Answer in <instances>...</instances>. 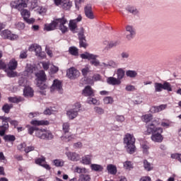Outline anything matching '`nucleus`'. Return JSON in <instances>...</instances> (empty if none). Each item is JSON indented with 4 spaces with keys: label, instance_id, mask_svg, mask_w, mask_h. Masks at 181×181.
I'll list each match as a JSON object with an SVG mask.
<instances>
[{
    "label": "nucleus",
    "instance_id": "39448f33",
    "mask_svg": "<svg viewBox=\"0 0 181 181\" xmlns=\"http://www.w3.org/2000/svg\"><path fill=\"white\" fill-rule=\"evenodd\" d=\"M0 119H2L3 125L0 127V135L1 136H4L5 135V132H6V130L8 128H9V124H11V125H13L14 127H18V122L16 120H11L9 117L1 116Z\"/></svg>",
    "mask_w": 181,
    "mask_h": 181
},
{
    "label": "nucleus",
    "instance_id": "aec40b11",
    "mask_svg": "<svg viewBox=\"0 0 181 181\" xmlns=\"http://www.w3.org/2000/svg\"><path fill=\"white\" fill-rule=\"evenodd\" d=\"M168 107V105H160L159 106H153L150 111L151 112H153V114H155L156 112H160V111H163V110H166Z\"/></svg>",
    "mask_w": 181,
    "mask_h": 181
},
{
    "label": "nucleus",
    "instance_id": "de8ad7c7",
    "mask_svg": "<svg viewBox=\"0 0 181 181\" xmlns=\"http://www.w3.org/2000/svg\"><path fill=\"white\" fill-rule=\"evenodd\" d=\"M107 67H112V69H117L118 67V63L114 60H110L107 62Z\"/></svg>",
    "mask_w": 181,
    "mask_h": 181
},
{
    "label": "nucleus",
    "instance_id": "a878e982",
    "mask_svg": "<svg viewBox=\"0 0 181 181\" xmlns=\"http://www.w3.org/2000/svg\"><path fill=\"white\" fill-rule=\"evenodd\" d=\"M72 3L69 0H63L59 6L64 11H69L71 8Z\"/></svg>",
    "mask_w": 181,
    "mask_h": 181
},
{
    "label": "nucleus",
    "instance_id": "4c0bfd02",
    "mask_svg": "<svg viewBox=\"0 0 181 181\" xmlns=\"http://www.w3.org/2000/svg\"><path fill=\"white\" fill-rule=\"evenodd\" d=\"M53 163L57 168H62L64 166V161L62 159L54 160Z\"/></svg>",
    "mask_w": 181,
    "mask_h": 181
},
{
    "label": "nucleus",
    "instance_id": "7c9ffc66",
    "mask_svg": "<svg viewBox=\"0 0 181 181\" xmlns=\"http://www.w3.org/2000/svg\"><path fill=\"white\" fill-rule=\"evenodd\" d=\"M81 163L83 165H90L91 163V156L86 155L82 157Z\"/></svg>",
    "mask_w": 181,
    "mask_h": 181
},
{
    "label": "nucleus",
    "instance_id": "c03bdc74",
    "mask_svg": "<svg viewBox=\"0 0 181 181\" xmlns=\"http://www.w3.org/2000/svg\"><path fill=\"white\" fill-rule=\"evenodd\" d=\"M144 122H151L152 121V115H145L141 117Z\"/></svg>",
    "mask_w": 181,
    "mask_h": 181
},
{
    "label": "nucleus",
    "instance_id": "bf43d9fd",
    "mask_svg": "<svg viewBox=\"0 0 181 181\" xmlns=\"http://www.w3.org/2000/svg\"><path fill=\"white\" fill-rule=\"evenodd\" d=\"M172 159H177L181 163V154L174 153L171 155Z\"/></svg>",
    "mask_w": 181,
    "mask_h": 181
},
{
    "label": "nucleus",
    "instance_id": "6e6d98bb",
    "mask_svg": "<svg viewBox=\"0 0 181 181\" xmlns=\"http://www.w3.org/2000/svg\"><path fill=\"white\" fill-rule=\"evenodd\" d=\"M80 108H81V104L80 103H76L74 105L72 110H74V111H76V112L78 113V111H80Z\"/></svg>",
    "mask_w": 181,
    "mask_h": 181
},
{
    "label": "nucleus",
    "instance_id": "052dcab7",
    "mask_svg": "<svg viewBox=\"0 0 181 181\" xmlns=\"http://www.w3.org/2000/svg\"><path fill=\"white\" fill-rule=\"evenodd\" d=\"M37 11L40 15L43 13H46V9L45 8V7H42V6H38V8H37Z\"/></svg>",
    "mask_w": 181,
    "mask_h": 181
},
{
    "label": "nucleus",
    "instance_id": "2f4dec72",
    "mask_svg": "<svg viewBox=\"0 0 181 181\" xmlns=\"http://www.w3.org/2000/svg\"><path fill=\"white\" fill-rule=\"evenodd\" d=\"M107 171L110 175H116L117 174V167L112 164H110L107 167Z\"/></svg>",
    "mask_w": 181,
    "mask_h": 181
},
{
    "label": "nucleus",
    "instance_id": "a19ab883",
    "mask_svg": "<svg viewBox=\"0 0 181 181\" xmlns=\"http://www.w3.org/2000/svg\"><path fill=\"white\" fill-rule=\"evenodd\" d=\"M33 71H35V67L32 65H28L25 69V74H32Z\"/></svg>",
    "mask_w": 181,
    "mask_h": 181
},
{
    "label": "nucleus",
    "instance_id": "1a4fd4ad",
    "mask_svg": "<svg viewBox=\"0 0 181 181\" xmlns=\"http://www.w3.org/2000/svg\"><path fill=\"white\" fill-rule=\"evenodd\" d=\"M154 88L156 93H160L162 90H167V91H172V86L168 82H164L163 84L160 83H155Z\"/></svg>",
    "mask_w": 181,
    "mask_h": 181
},
{
    "label": "nucleus",
    "instance_id": "e2e57ef3",
    "mask_svg": "<svg viewBox=\"0 0 181 181\" xmlns=\"http://www.w3.org/2000/svg\"><path fill=\"white\" fill-rule=\"evenodd\" d=\"M41 64L44 70H49V66H50V62H41Z\"/></svg>",
    "mask_w": 181,
    "mask_h": 181
},
{
    "label": "nucleus",
    "instance_id": "f704fd0d",
    "mask_svg": "<svg viewBox=\"0 0 181 181\" xmlns=\"http://www.w3.org/2000/svg\"><path fill=\"white\" fill-rule=\"evenodd\" d=\"M23 98L22 97H11L8 98V101H10V103H22V101H23Z\"/></svg>",
    "mask_w": 181,
    "mask_h": 181
},
{
    "label": "nucleus",
    "instance_id": "37998d69",
    "mask_svg": "<svg viewBox=\"0 0 181 181\" xmlns=\"http://www.w3.org/2000/svg\"><path fill=\"white\" fill-rule=\"evenodd\" d=\"M69 53L72 54L73 56H78V49H77L76 47H69Z\"/></svg>",
    "mask_w": 181,
    "mask_h": 181
},
{
    "label": "nucleus",
    "instance_id": "f257e3e1",
    "mask_svg": "<svg viewBox=\"0 0 181 181\" xmlns=\"http://www.w3.org/2000/svg\"><path fill=\"white\" fill-rule=\"evenodd\" d=\"M158 125H159V119H153L151 123L147 125V132L148 134H152L151 140L153 141V142L160 143L163 141V136H162L163 129L156 127Z\"/></svg>",
    "mask_w": 181,
    "mask_h": 181
},
{
    "label": "nucleus",
    "instance_id": "3c124183",
    "mask_svg": "<svg viewBox=\"0 0 181 181\" xmlns=\"http://www.w3.org/2000/svg\"><path fill=\"white\" fill-rule=\"evenodd\" d=\"M127 11L133 15H136L139 12L138 9H136L135 7H127Z\"/></svg>",
    "mask_w": 181,
    "mask_h": 181
},
{
    "label": "nucleus",
    "instance_id": "4be33fe9",
    "mask_svg": "<svg viewBox=\"0 0 181 181\" xmlns=\"http://www.w3.org/2000/svg\"><path fill=\"white\" fill-rule=\"evenodd\" d=\"M103 80V77L100 74H95L93 76V79L91 78H87V83L88 84H94V81H101Z\"/></svg>",
    "mask_w": 181,
    "mask_h": 181
},
{
    "label": "nucleus",
    "instance_id": "bb28decb",
    "mask_svg": "<svg viewBox=\"0 0 181 181\" xmlns=\"http://www.w3.org/2000/svg\"><path fill=\"white\" fill-rule=\"evenodd\" d=\"M31 125L35 127H40V125H49V121L47 120H32L30 122Z\"/></svg>",
    "mask_w": 181,
    "mask_h": 181
},
{
    "label": "nucleus",
    "instance_id": "6ab92c4d",
    "mask_svg": "<svg viewBox=\"0 0 181 181\" xmlns=\"http://www.w3.org/2000/svg\"><path fill=\"white\" fill-rule=\"evenodd\" d=\"M51 89L57 90V91H59V93H62L63 89L62 88V82L57 79L54 80Z\"/></svg>",
    "mask_w": 181,
    "mask_h": 181
},
{
    "label": "nucleus",
    "instance_id": "7ed1b4c3",
    "mask_svg": "<svg viewBox=\"0 0 181 181\" xmlns=\"http://www.w3.org/2000/svg\"><path fill=\"white\" fill-rule=\"evenodd\" d=\"M35 132V136L40 139H53V134L49 130L45 129H39L35 127H30L28 128V134L33 135V132Z\"/></svg>",
    "mask_w": 181,
    "mask_h": 181
},
{
    "label": "nucleus",
    "instance_id": "338daca9",
    "mask_svg": "<svg viewBox=\"0 0 181 181\" xmlns=\"http://www.w3.org/2000/svg\"><path fill=\"white\" fill-rule=\"evenodd\" d=\"M94 110L95 112H97V114H99L100 115H101L102 114H104V110L101 107H95Z\"/></svg>",
    "mask_w": 181,
    "mask_h": 181
},
{
    "label": "nucleus",
    "instance_id": "f03ea898",
    "mask_svg": "<svg viewBox=\"0 0 181 181\" xmlns=\"http://www.w3.org/2000/svg\"><path fill=\"white\" fill-rule=\"evenodd\" d=\"M57 26L59 30L62 32V33H66V32H68L69 28L67 27V19L64 18V17H62V18H57L54 20L49 24H45L44 30L50 32V30H54Z\"/></svg>",
    "mask_w": 181,
    "mask_h": 181
},
{
    "label": "nucleus",
    "instance_id": "72a5a7b5",
    "mask_svg": "<svg viewBox=\"0 0 181 181\" xmlns=\"http://www.w3.org/2000/svg\"><path fill=\"white\" fill-rule=\"evenodd\" d=\"M144 168L145 170H147L148 172L152 170L153 169V165L151 164V163L148 162V160H144Z\"/></svg>",
    "mask_w": 181,
    "mask_h": 181
},
{
    "label": "nucleus",
    "instance_id": "cd10ccee",
    "mask_svg": "<svg viewBox=\"0 0 181 181\" xmlns=\"http://www.w3.org/2000/svg\"><path fill=\"white\" fill-rule=\"evenodd\" d=\"M66 115L69 119H74V118H76V117L78 116V113L77 111H75L73 109H70L66 112Z\"/></svg>",
    "mask_w": 181,
    "mask_h": 181
},
{
    "label": "nucleus",
    "instance_id": "a211bd4d",
    "mask_svg": "<svg viewBox=\"0 0 181 181\" xmlns=\"http://www.w3.org/2000/svg\"><path fill=\"white\" fill-rule=\"evenodd\" d=\"M66 155L69 160H72L73 162L80 160V154L76 152H68L66 153Z\"/></svg>",
    "mask_w": 181,
    "mask_h": 181
},
{
    "label": "nucleus",
    "instance_id": "5701e85b",
    "mask_svg": "<svg viewBox=\"0 0 181 181\" xmlns=\"http://www.w3.org/2000/svg\"><path fill=\"white\" fill-rule=\"evenodd\" d=\"M35 91L30 86H25L23 90V95L24 97H30L32 98L34 95Z\"/></svg>",
    "mask_w": 181,
    "mask_h": 181
},
{
    "label": "nucleus",
    "instance_id": "49530a36",
    "mask_svg": "<svg viewBox=\"0 0 181 181\" xmlns=\"http://www.w3.org/2000/svg\"><path fill=\"white\" fill-rule=\"evenodd\" d=\"M26 143H21L17 146V149L21 152H25L26 151Z\"/></svg>",
    "mask_w": 181,
    "mask_h": 181
},
{
    "label": "nucleus",
    "instance_id": "58836bf2",
    "mask_svg": "<svg viewBox=\"0 0 181 181\" xmlns=\"http://www.w3.org/2000/svg\"><path fill=\"white\" fill-rule=\"evenodd\" d=\"M90 71H91L90 70V66L86 65L84 68H83L81 69V73H82V76H83V77H87L88 73H90Z\"/></svg>",
    "mask_w": 181,
    "mask_h": 181
},
{
    "label": "nucleus",
    "instance_id": "f8f14e48",
    "mask_svg": "<svg viewBox=\"0 0 181 181\" xmlns=\"http://www.w3.org/2000/svg\"><path fill=\"white\" fill-rule=\"evenodd\" d=\"M28 50L30 52H35L36 56L39 57H43V52H42V47L37 44L32 45Z\"/></svg>",
    "mask_w": 181,
    "mask_h": 181
},
{
    "label": "nucleus",
    "instance_id": "09e8293b",
    "mask_svg": "<svg viewBox=\"0 0 181 181\" xmlns=\"http://www.w3.org/2000/svg\"><path fill=\"white\" fill-rule=\"evenodd\" d=\"M141 148L143 149L144 153H146V155H148L149 151V144L148 143H144L141 144Z\"/></svg>",
    "mask_w": 181,
    "mask_h": 181
},
{
    "label": "nucleus",
    "instance_id": "9b49d317",
    "mask_svg": "<svg viewBox=\"0 0 181 181\" xmlns=\"http://www.w3.org/2000/svg\"><path fill=\"white\" fill-rule=\"evenodd\" d=\"M1 36L3 39H9V40H17L19 36L16 34H12L11 30H4L1 33Z\"/></svg>",
    "mask_w": 181,
    "mask_h": 181
},
{
    "label": "nucleus",
    "instance_id": "dca6fc26",
    "mask_svg": "<svg viewBox=\"0 0 181 181\" xmlns=\"http://www.w3.org/2000/svg\"><path fill=\"white\" fill-rule=\"evenodd\" d=\"M79 45L81 47H87V43H86V37L84 36V29L82 28L81 33H78Z\"/></svg>",
    "mask_w": 181,
    "mask_h": 181
},
{
    "label": "nucleus",
    "instance_id": "9d476101",
    "mask_svg": "<svg viewBox=\"0 0 181 181\" xmlns=\"http://www.w3.org/2000/svg\"><path fill=\"white\" fill-rule=\"evenodd\" d=\"M66 76L70 80H75V78L80 77V71L74 67H71L66 71Z\"/></svg>",
    "mask_w": 181,
    "mask_h": 181
},
{
    "label": "nucleus",
    "instance_id": "5fc2aeb1",
    "mask_svg": "<svg viewBox=\"0 0 181 181\" xmlns=\"http://www.w3.org/2000/svg\"><path fill=\"white\" fill-rule=\"evenodd\" d=\"M87 103L88 104H93L94 105H97V104H98V100L94 98H88Z\"/></svg>",
    "mask_w": 181,
    "mask_h": 181
},
{
    "label": "nucleus",
    "instance_id": "4d7b16f0",
    "mask_svg": "<svg viewBox=\"0 0 181 181\" xmlns=\"http://www.w3.org/2000/svg\"><path fill=\"white\" fill-rule=\"evenodd\" d=\"M4 139L6 141H8L9 142H13V141H15L16 138H15V136H13V135H6L4 136Z\"/></svg>",
    "mask_w": 181,
    "mask_h": 181
},
{
    "label": "nucleus",
    "instance_id": "ddd939ff",
    "mask_svg": "<svg viewBox=\"0 0 181 181\" xmlns=\"http://www.w3.org/2000/svg\"><path fill=\"white\" fill-rule=\"evenodd\" d=\"M21 16H23L24 21L27 22V23H33L35 22V19L29 18H30V12L28 10L23 9L21 10Z\"/></svg>",
    "mask_w": 181,
    "mask_h": 181
},
{
    "label": "nucleus",
    "instance_id": "69168bd1",
    "mask_svg": "<svg viewBox=\"0 0 181 181\" xmlns=\"http://www.w3.org/2000/svg\"><path fill=\"white\" fill-rule=\"evenodd\" d=\"M122 59H129V52H123L120 54Z\"/></svg>",
    "mask_w": 181,
    "mask_h": 181
},
{
    "label": "nucleus",
    "instance_id": "c9c22d12",
    "mask_svg": "<svg viewBox=\"0 0 181 181\" xmlns=\"http://www.w3.org/2000/svg\"><path fill=\"white\" fill-rule=\"evenodd\" d=\"M90 168L92 170H95V172H103V170L104 169L102 165L98 164L90 165Z\"/></svg>",
    "mask_w": 181,
    "mask_h": 181
},
{
    "label": "nucleus",
    "instance_id": "ea45409f",
    "mask_svg": "<svg viewBox=\"0 0 181 181\" xmlns=\"http://www.w3.org/2000/svg\"><path fill=\"white\" fill-rule=\"evenodd\" d=\"M91 180V177L87 174H82L79 176L78 181H90Z\"/></svg>",
    "mask_w": 181,
    "mask_h": 181
},
{
    "label": "nucleus",
    "instance_id": "f3484780",
    "mask_svg": "<svg viewBox=\"0 0 181 181\" xmlns=\"http://www.w3.org/2000/svg\"><path fill=\"white\" fill-rule=\"evenodd\" d=\"M83 95L85 97H94V90L90 86H87L82 91Z\"/></svg>",
    "mask_w": 181,
    "mask_h": 181
},
{
    "label": "nucleus",
    "instance_id": "b1692460",
    "mask_svg": "<svg viewBox=\"0 0 181 181\" xmlns=\"http://www.w3.org/2000/svg\"><path fill=\"white\" fill-rule=\"evenodd\" d=\"M107 84H110V86H119V84H121V81H119V79L117 78H116L110 76L107 78Z\"/></svg>",
    "mask_w": 181,
    "mask_h": 181
},
{
    "label": "nucleus",
    "instance_id": "0eeeda50",
    "mask_svg": "<svg viewBox=\"0 0 181 181\" xmlns=\"http://www.w3.org/2000/svg\"><path fill=\"white\" fill-rule=\"evenodd\" d=\"M70 130V124L68 122L63 124V131L64 132V135L62 136V141L64 142H70L72 139H74V137L73 135H71L70 133H69V131Z\"/></svg>",
    "mask_w": 181,
    "mask_h": 181
},
{
    "label": "nucleus",
    "instance_id": "79ce46f5",
    "mask_svg": "<svg viewBox=\"0 0 181 181\" xmlns=\"http://www.w3.org/2000/svg\"><path fill=\"white\" fill-rule=\"evenodd\" d=\"M124 169H127V170H130V169L134 168V164H132V162H131V161H125L124 163Z\"/></svg>",
    "mask_w": 181,
    "mask_h": 181
},
{
    "label": "nucleus",
    "instance_id": "a18cd8bd",
    "mask_svg": "<svg viewBox=\"0 0 181 181\" xmlns=\"http://www.w3.org/2000/svg\"><path fill=\"white\" fill-rule=\"evenodd\" d=\"M104 104H112L114 99L111 96H107L103 98Z\"/></svg>",
    "mask_w": 181,
    "mask_h": 181
},
{
    "label": "nucleus",
    "instance_id": "603ef678",
    "mask_svg": "<svg viewBox=\"0 0 181 181\" xmlns=\"http://www.w3.org/2000/svg\"><path fill=\"white\" fill-rule=\"evenodd\" d=\"M11 108H12V105L6 104L3 106L2 110L6 112V114H8Z\"/></svg>",
    "mask_w": 181,
    "mask_h": 181
},
{
    "label": "nucleus",
    "instance_id": "473e14b6",
    "mask_svg": "<svg viewBox=\"0 0 181 181\" xmlns=\"http://www.w3.org/2000/svg\"><path fill=\"white\" fill-rule=\"evenodd\" d=\"M117 80H119V81H121V80H122V78H124V76H125V71H124V69H118L117 71Z\"/></svg>",
    "mask_w": 181,
    "mask_h": 181
},
{
    "label": "nucleus",
    "instance_id": "4468645a",
    "mask_svg": "<svg viewBox=\"0 0 181 181\" xmlns=\"http://www.w3.org/2000/svg\"><path fill=\"white\" fill-rule=\"evenodd\" d=\"M36 165H40V166H42L45 169L47 170H50V165L46 164V158L45 157L39 158L35 159Z\"/></svg>",
    "mask_w": 181,
    "mask_h": 181
},
{
    "label": "nucleus",
    "instance_id": "864d4df0",
    "mask_svg": "<svg viewBox=\"0 0 181 181\" xmlns=\"http://www.w3.org/2000/svg\"><path fill=\"white\" fill-rule=\"evenodd\" d=\"M75 172L76 173H87V169L85 168L76 167Z\"/></svg>",
    "mask_w": 181,
    "mask_h": 181
},
{
    "label": "nucleus",
    "instance_id": "20e7f679",
    "mask_svg": "<svg viewBox=\"0 0 181 181\" xmlns=\"http://www.w3.org/2000/svg\"><path fill=\"white\" fill-rule=\"evenodd\" d=\"M135 137L133 134H126L124 138V144L126 145L127 151L129 153H134L136 149L135 146Z\"/></svg>",
    "mask_w": 181,
    "mask_h": 181
},
{
    "label": "nucleus",
    "instance_id": "0e129e2a",
    "mask_svg": "<svg viewBox=\"0 0 181 181\" xmlns=\"http://www.w3.org/2000/svg\"><path fill=\"white\" fill-rule=\"evenodd\" d=\"M116 120L118 122H124V121H125V117H124V115H117Z\"/></svg>",
    "mask_w": 181,
    "mask_h": 181
},
{
    "label": "nucleus",
    "instance_id": "c756f323",
    "mask_svg": "<svg viewBox=\"0 0 181 181\" xmlns=\"http://www.w3.org/2000/svg\"><path fill=\"white\" fill-rule=\"evenodd\" d=\"M8 70H16L18 67V61L12 59L8 64Z\"/></svg>",
    "mask_w": 181,
    "mask_h": 181
},
{
    "label": "nucleus",
    "instance_id": "412c9836",
    "mask_svg": "<svg viewBox=\"0 0 181 181\" xmlns=\"http://www.w3.org/2000/svg\"><path fill=\"white\" fill-rule=\"evenodd\" d=\"M126 30L127 32V39L131 40V39L135 36V29H134L132 26L129 25L126 28Z\"/></svg>",
    "mask_w": 181,
    "mask_h": 181
},
{
    "label": "nucleus",
    "instance_id": "e433bc0d",
    "mask_svg": "<svg viewBox=\"0 0 181 181\" xmlns=\"http://www.w3.org/2000/svg\"><path fill=\"white\" fill-rule=\"evenodd\" d=\"M126 76L130 77V78H135L138 76L136 71L129 70L126 71Z\"/></svg>",
    "mask_w": 181,
    "mask_h": 181
},
{
    "label": "nucleus",
    "instance_id": "774afa93",
    "mask_svg": "<svg viewBox=\"0 0 181 181\" xmlns=\"http://www.w3.org/2000/svg\"><path fill=\"white\" fill-rule=\"evenodd\" d=\"M8 77H16V72L13 71V70H10L7 71Z\"/></svg>",
    "mask_w": 181,
    "mask_h": 181
},
{
    "label": "nucleus",
    "instance_id": "13d9d810",
    "mask_svg": "<svg viewBox=\"0 0 181 181\" xmlns=\"http://www.w3.org/2000/svg\"><path fill=\"white\" fill-rule=\"evenodd\" d=\"M50 71H51L52 74H56V73H57V71H59V67H57L54 65H52L50 67Z\"/></svg>",
    "mask_w": 181,
    "mask_h": 181
},
{
    "label": "nucleus",
    "instance_id": "6e6552de",
    "mask_svg": "<svg viewBox=\"0 0 181 181\" xmlns=\"http://www.w3.org/2000/svg\"><path fill=\"white\" fill-rule=\"evenodd\" d=\"M28 4H29L28 0H18L12 1L11 5L12 8H15V9H18V11H23V8H28Z\"/></svg>",
    "mask_w": 181,
    "mask_h": 181
},
{
    "label": "nucleus",
    "instance_id": "680f3d73",
    "mask_svg": "<svg viewBox=\"0 0 181 181\" xmlns=\"http://www.w3.org/2000/svg\"><path fill=\"white\" fill-rule=\"evenodd\" d=\"M37 87H39L40 90H46V88H47V85L45 84L43 82L41 83L38 82Z\"/></svg>",
    "mask_w": 181,
    "mask_h": 181
},
{
    "label": "nucleus",
    "instance_id": "c85d7f7f",
    "mask_svg": "<svg viewBox=\"0 0 181 181\" xmlns=\"http://www.w3.org/2000/svg\"><path fill=\"white\" fill-rule=\"evenodd\" d=\"M35 76L38 78V81H46V74L45 71H40L38 73L35 74Z\"/></svg>",
    "mask_w": 181,
    "mask_h": 181
},
{
    "label": "nucleus",
    "instance_id": "393cba45",
    "mask_svg": "<svg viewBox=\"0 0 181 181\" xmlns=\"http://www.w3.org/2000/svg\"><path fill=\"white\" fill-rule=\"evenodd\" d=\"M85 14L88 19H94V13L90 6H86L85 7Z\"/></svg>",
    "mask_w": 181,
    "mask_h": 181
},
{
    "label": "nucleus",
    "instance_id": "2eb2a0df",
    "mask_svg": "<svg viewBox=\"0 0 181 181\" xmlns=\"http://www.w3.org/2000/svg\"><path fill=\"white\" fill-rule=\"evenodd\" d=\"M81 16H78L76 19L70 21L69 26L71 32H74L77 29V22H81Z\"/></svg>",
    "mask_w": 181,
    "mask_h": 181
},
{
    "label": "nucleus",
    "instance_id": "423d86ee",
    "mask_svg": "<svg viewBox=\"0 0 181 181\" xmlns=\"http://www.w3.org/2000/svg\"><path fill=\"white\" fill-rule=\"evenodd\" d=\"M81 59H86L88 60H90V64L93 66H95V67H98V66H100V61L97 59L98 56L94 55L93 54H90L88 52H85L84 54H81Z\"/></svg>",
    "mask_w": 181,
    "mask_h": 181
},
{
    "label": "nucleus",
    "instance_id": "8fccbe9b",
    "mask_svg": "<svg viewBox=\"0 0 181 181\" xmlns=\"http://www.w3.org/2000/svg\"><path fill=\"white\" fill-rule=\"evenodd\" d=\"M170 121L168 119H163L161 122V127H163L164 128H169L170 127Z\"/></svg>",
    "mask_w": 181,
    "mask_h": 181
}]
</instances>
